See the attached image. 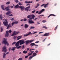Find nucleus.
Segmentation results:
<instances>
[{"label": "nucleus", "instance_id": "58", "mask_svg": "<svg viewBox=\"0 0 60 60\" xmlns=\"http://www.w3.org/2000/svg\"><path fill=\"white\" fill-rule=\"evenodd\" d=\"M24 48H25V47H24V45H23L22 46V49H24Z\"/></svg>", "mask_w": 60, "mask_h": 60}, {"label": "nucleus", "instance_id": "23", "mask_svg": "<svg viewBox=\"0 0 60 60\" xmlns=\"http://www.w3.org/2000/svg\"><path fill=\"white\" fill-rule=\"evenodd\" d=\"M45 36H48L49 35V33H47L44 34Z\"/></svg>", "mask_w": 60, "mask_h": 60}, {"label": "nucleus", "instance_id": "49", "mask_svg": "<svg viewBox=\"0 0 60 60\" xmlns=\"http://www.w3.org/2000/svg\"><path fill=\"white\" fill-rule=\"evenodd\" d=\"M44 5H45V4H43L41 5L40 6H41V7H42V6H44Z\"/></svg>", "mask_w": 60, "mask_h": 60}, {"label": "nucleus", "instance_id": "8", "mask_svg": "<svg viewBox=\"0 0 60 60\" xmlns=\"http://www.w3.org/2000/svg\"><path fill=\"white\" fill-rule=\"evenodd\" d=\"M24 40L23 41V40H20L19 41V42L20 45H21L22 44H23L25 42L24 41Z\"/></svg>", "mask_w": 60, "mask_h": 60}, {"label": "nucleus", "instance_id": "5", "mask_svg": "<svg viewBox=\"0 0 60 60\" xmlns=\"http://www.w3.org/2000/svg\"><path fill=\"white\" fill-rule=\"evenodd\" d=\"M33 41L34 40H30V41H29V40H27L25 42H25H26V45H28V44L29 43H32Z\"/></svg>", "mask_w": 60, "mask_h": 60}, {"label": "nucleus", "instance_id": "30", "mask_svg": "<svg viewBox=\"0 0 60 60\" xmlns=\"http://www.w3.org/2000/svg\"><path fill=\"white\" fill-rule=\"evenodd\" d=\"M31 16L32 17L31 18H32V19H34V18L35 17V16H34V15H32Z\"/></svg>", "mask_w": 60, "mask_h": 60}, {"label": "nucleus", "instance_id": "61", "mask_svg": "<svg viewBox=\"0 0 60 60\" xmlns=\"http://www.w3.org/2000/svg\"><path fill=\"white\" fill-rule=\"evenodd\" d=\"M9 52H7V53H6V54H6V55L7 54H9Z\"/></svg>", "mask_w": 60, "mask_h": 60}, {"label": "nucleus", "instance_id": "41", "mask_svg": "<svg viewBox=\"0 0 60 60\" xmlns=\"http://www.w3.org/2000/svg\"><path fill=\"white\" fill-rule=\"evenodd\" d=\"M33 57L32 56H30L29 57V58L30 59V60H31V58H33Z\"/></svg>", "mask_w": 60, "mask_h": 60}, {"label": "nucleus", "instance_id": "21", "mask_svg": "<svg viewBox=\"0 0 60 60\" xmlns=\"http://www.w3.org/2000/svg\"><path fill=\"white\" fill-rule=\"evenodd\" d=\"M30 4H27V5H26V6H27V5H29V6L27 7H26V8L27 9H29V8H30Z\"/></svg>", "mask_w": 60, "mask_h": 60}, {"label": "nucleus", "instance_id": "48", "mask_svg": "<svg viewBox=\"0 0 60 60\" xmlns=\"http://www.w3.org/2000/svg\"><path fill=\"white\" fill-rule=\"evenodd\" d=\"M41 13H42V12H41V11L39 12L38 13V14H41Z\"/></svg>", "mask_w": 60, "mask_h": 60}, {"label": "nucleus", "instance_id": "36", "mask_svg": "<svg viewBox=\"0 0 60 60\" xmlns=\"http://www.w3.org/2000/svg\"><path fill=\"white\" fill-rule=\"evenodd\" d=\"M43 28H45V29H47L48 28L47 27H46V26H43Z\"/></svg>", "mask_w": 60, "mask_h": 60}, {"label": "nucleus", "instance_id": "50", "mask_svg": "<svg viewBox=\"0 0 60 60\" xmlns=\"http://www.w3.org/2000/svg\"><path fill=\"white\" fill-rule=\"evenodd\" d=\"M28 56H29L28 55L25 56V58H28Z\"/></svg>", "mask_w": 60, "mask_h": 60}, {"label": "nucleus", "instance_id": "6", "mask_svg": "<svg viewBox=\"0 0 60 60\" xmlns=\"http://www.w3.org/2000/svg\"><path fill=\"white\" fill-rule=\"evenodd\" d=\"M28 22L29 24H31L34 23V22L32 21V19H28Z\"/></svg>", "mask_w": 60, "mask_h": 60}, {"label": "nucleus", "instance_id": "39", "mask_svg": "<svg viewBox=\"0 0 60 60\" xmlns=\"http://www.w3.org/2000/svg\"><path fill=\"white\" fill-rule=\"evenodd\" d=\"M21 46H20L19 47H18L17 46H16V48H17L18 49H20L21 48Z\"/></svg>", "mask_w": 60, "mask_h": 60}, {"label": "nucleus", "instance_id": "15", "mask_svg": "<svg viewBox=\"0 0 60 60\" xmlns=\"http://www.w3.org/2000/svg\"><path fill=\"white\" fill-rule=\"evenodd\" d=\"M32 15H29L27 16V18H28L30 19H32Z\"/></svg>", "mask_w": 60, "mask_h": 60}, {"label": "nucleus", "instance_id": "12", "mask_svg": "<svg viewBox=\"0 0 60 60\" xmlns=\"http://www.w3.org/2000/svg\"><path fill=\"white\" fill-rule=\"evenodd\" d=\"M2 14H1L0 15V20H2L3 21L4 20H5V19H2Z\"/></svg>", "mask_w": 60, "mask_h": 60}, {"label": "nucleus", "instance_id": "62", "mask_svg": "<svg viewBox=\"0 0 60 60\" xmlns=\"http://www.w3.org/2000/svg\"><path fill=\"white\" fill-rule=\"evenodd\" d=\"M51 44V43H49L47 45V46H49V45H50Z\"/></svg>", "mask_w": 60, "mask_h": 60}, {"label": "nucleus", "instance_id": "3", "mask_svg": "<svg viewBox=\"0 0 60 60\" xmlns=\"http://www.w3.org/2000/svg\"><path fill=\"white\" fill-rule=\"evenodd\" d=\"M11 7V8H13V6H8L7 7L5 8V9L6 10V11H9L10 10L9 8Z\"/></svg>", "mask_w": 60, "mask_h": 60}, {"label": "nucleus", "instance_id": "2", "mask_svg": "<svg viewBox=\"0 0 60 60\" xmlns=\"http://www.w3.org/2000/svg\"><path fill=\"white\" fill-rule=\"evenodd\" d=\"M9 33H11L12 32V31H11V30H10L9 31H7L6 32V34H5V37H8L9 36Z\"/></svg>", "mask_w": 60, "mask_h": 60}, {"label": "nucleus", "instance_id": "51", "mask_svg": "<svg viewBox=\"0 0 60 60\" xmlns=\"http://www.w3.org/2000/svg\"><path fill=\"white\" fill-rule=\"evenodd\" d=\"M35 50L34 49H30L29 50L30 51H31L32 50Z\"/></svg>", "mask_w": 60, "mask_h": 60}, {"label": "nucleus", "instance_id": "7", "mask_svg": "<svg viewBox=\"0 0 60 60\" xmlns=\"http://www.w3.org/2000/svg\"><path fill=\"white\" fill-rule=\"evenodd\" d=\"M19 32H16V31H14L12 34L11 35V36H14V35H17V34H19Z\"/></svg>", "mask_w": 60, "mask_h": 60}, {"label": "nucleus", "instance_id": "35", "mask_svg": "<svg viewBox=\"0 0 60 60\" xmlns=\"http://www.w3.org/2000/svg\"><path fill=\"white\" fill-rule=\"evenodd\" d=\"M41 16H43V17H44V15H40L39 16L38 18H41Z\"/></svg>", "mask_w": 60, "mask_h": 60}, {"label": "nucleus", "instance_id": "55", "mask_svg": "<svg viewBox=\"0 0 60 60\" xmlns=\"http://www.w3.org/2000/svg\"><path fill=\"white\" fill-rule=\"evenodd\" d=\"M14 18H12L11 19V21H13V20H14Z\"/></svg>", "mask_w": 60, "mask_h": 60}, {"label": "nucleus", "instance_id": "11", "mask_svg": "<svg viewBox=\"0 0 60 60\" xmlns=\"http://www.w3.org/2000/svg\"><path fill=\"white\" fill-rule=\"evenodd\" d=\"M4 41L2 42V43L4 44H6L7 43V41H6V40L5 38L3 39Z\"/></svg>", "mask_w": 60, "mask_h": 60}, {"label": "nucleus", "instance_id": "14", "mask_svg": "<svg viewBox=\"0 0 60 60\" xmlns=\"http://www.w3.org/2000/svg\"><path fill=\"white\" fill-rule=\"evenodd\" d=\"M29 26L27 24H25L24 26V27L25 29L27 28Z\"/></svg>", "mask_w": 60, "mask_h": 60}, {"label": "nucleus", "instance_id": "13", "mask_svg": "<svg viewBox=\"0 0 60 60\" xmlns=\"http://www.w3.org/2000/svg\"><path fill=\"white\" fill-rule=\"evenodd\" d=\"M19 41H18L15 44V46H17V47H18V46H19Z\"/></svg>", "mask_w": 60, "mask_h": 60}, {"label": "nucleus", "instance_id": "9", "mask_svg": "<svg viewBox=\"0 0 60 60\" xmlns=\"http://www.w3.org/2000/svg\"><path fill=\"white\" fill-rule=\"evenodd\" d=\"M19 8L22 11H24V9H25V7L24 6H20L19 7Z\"/></svg>", "mask_w": 60, "mask_h": 60}, {"label": "nucleus", "instance_id": "38", "mask_svg": "<svg viewBox=\"0 0 60 60\" xmlns=\"http://www.w3.org/2000/svg\"><path fill=\"white\" fill-rule=\"evenodd\" d=\"M10 4V2H7L6 3V4Z\"/></svg>", "mask_w": 60, "mask_h": 60}, {"label": "nucleus", "instance_id": "18", "mask_svg": "<svg viewBox=\"0 0 60 60\" xmlns=\"http://www.w3.org/2000/svg\"><path fill=\"white\" fill-rule=\"evenodd\" d=\"M54 16V17H55L56 16V15H54L53 14H51L47 18H49V17H50V16Z\"/></svg>", "mask_w": 60, "mask_h": 60}, {"label": "nucleus", "instance_id": "29", "mask_svg": "<svg viewBox=\"0 0 60 60\" xmlns=\"http://www.w3.org/2000/svg\"><path fill=\"white\" fill-rule=\"evenodd\" d=\"M22 37V36H19L17 37V38H19L17 39V40H19Z\"/></svg>", "mask_w": 60, "mask_h": 60}, {"label": "nucleus", "instance_id": "10", "mask_svg": "<svg viewBox=\"0 0 60 60\" xmlns=\"http://www.w3.org/2000/svg\"><path fill=\"white\" fill-rule=\"evenodd\" d=\"M3 50H2V51H4V52L5 53L6 52V50H7L6 49V47H4L2 48Z\"/></svg>", "mask_w": 60, "mask_h": 60}, {"label": "nucleus", "instance_id": "17", "mask_svg": "<svg viewBox=\"0 0 60 60\" xmlns=\"http://www.w3.org/2000/svg\"><path fill=\"white\" fill-rule=\"evenodd\" d=\"M49 4V3H48L47 4H45L44 5V8H46V7H47L48 6V5Z\"/></svg>", "mask_w": 60, "mask_h": 60}, {"label": "nucleus", "instance_id": "57", "mask_svg": "<svg viewBox=\"0 0 60 60\" xmlns=\"http://www.w3.org/2000/svg\"><path fill=\"white\" fill-rule=\"evenodd\" d=\"M34 11H32V12L33 13H34V12H35V10H34Z\"/></svg>", "mask_w": 60, "mask_h": 60}, {"label": "nucleus", "instance_id": "16", "mask_svg": "<svg viewBox=\"0 0 60 60\" xmlns=\"http://www.w3.org/2000/svg\"><path fill=\"white\" fill-rule=\"evenodd\" d=\"M30 52L31 53L29 54V55H28V56H31V55H32L33 53L34 52V51H30Z\"/></svg>", "mask_w": 60, "mask_h": 60}, {"label": "nucleus", "instance_id": "24", "mask_svg": "<svg viewBox=\"0 0 60 60\" xmlns=\"http://www.w3.org/2000/svg\"><path fill=\"white\" fill-rule=\"evenodd\" d=\"M25 3H26V4H27V3H33V2L29 1L28 2H27V1H25Z\"/></svg>", "mask_w": 60, "mask_h": 60}, {"label": "nucleus", "instance_id": "25", "mask_svg": "<svg viewBox=\"0 0 60 60\" xmlns=\"http://www.w3.org/2000/svg\"><path fill=\"white\" fill-rule=\"evenodd\" d=\"M37 55L36 54V53H33L32 56L33 57H34V56H35Z\"/></svg>", "mask_w": 60, "mask_h": 60}, {"label": "nucleus", "instance_id": "56", "mask_svg": "<svg viewBox=\"0 0 60 60\" xmlns=\"http://www.w3.org/2000/svg\"><path fill=\"white\" fill-rule=\"evenodd\" d=\"M15 22V24H18V21H17V22Z\"/></svg>", "mask_w": 60, "mask_h": 60}, {"label": "nucleus", "instance_id": "42", "mask_svg": "<svg viewBox=\"0 0 60 60\" xmlns=\"http://www.w3.org/2000/svg\"><path fill=\"white\" fill-rule=\"evenodd\" d=\"M45 10L44 9H43L41 10V12H42V11H45Z\"/></svg>", "mask_w": 60, "mask_h": 60}, {"label": "nucleus", "instance_id": "64", "mask_svg": "<svg viewBox=\"0 0 60 60\" xmlns=\"http://www.w3.org/2000/svg\"><path fill=\"white\" fill-rule=\"evenodd\" d=\"M39 42V41H36L35 42V43H38V42Z\"/></svg>", "mask_w": 60, "mask_h": 60}, {"label": "nucleus", "instance_id": "52", "mask_svg": "<svg viewBox=\"0 0 60 60\" xmlns=\"http://www.w3.org/2000/svg\"><path fill=\"white\" fill-rule=\"evenodd\" d=\"M1 32H3V28H2L1 27Z\"/></svg>", "mask_w": 60, "mask_h": 60}, {"label": "nucleus", "instance_id": "26", "mask_svg": "<svg viewBox=\"0 0 60 60\" xmlns=\"http://www.w3.org/2000/svg\"><path fill=\"white\" fill-rule=\"evenodd\" d=\"M30 46H31V47H32L33 46H35V44L34 43H31L30 44Z\"/></svg>", "mask_w": 60, "mask_h": 60}, {"label": "nucleus", "instance_id": "40", "mask_svg": "<svg viewBox=\"0 0 60 60\" xmlns=\"http://www.w3.org/2000/svg\"><path fill=\"white\" fill-rule=\"evenodd\" d=\"M16 38H17V36H15L13 37L14 40H15Z\"/></svg>", "mask_w": 60, "mask_h": 60}, {"label": "nucleus", "instance_id": "28", "mask_svg": "<svg viewBox=\"0 0 60 60\" xmlns=\"http://www.w3.org/2000/svg\"><path fill=\"white\" fill-rule=\"evenodd\" d=\"M6 54H5V53H4L3 55V58H5L6 57Z\"/></svg>", "mask_w": 60, "mask_h": 60}, {"label": "nucleus", "instance_id": "47", "mask_svg": "<svg viewBox=\"0 0 60 60\" xmlns=\"http://www.w3.org/2000/svg\"><path fill=\"white\" fill-rule=\"evenodd\" d=\"M14 24H15V22H12V26H13Z\"/></svg>", "mask_w": 60, "mask_h": 60}, {"label": "nucleus", "instance_id": "45", "mask_svg": "<svg viewBox=\"0 0 60 60\" xmlns=\"http://www.w3.org/2000/svg\"><path fill=\"white\" fill-rule=\"evenodd\" d=\"M19 4V5L20 6H21V5H22V4L20 3L19 2L18 3Z\"/></svg>", "mask_w": 60, "mask_h": 60}, {"label": "nucleus", "instance_id": "43", "mask_svg": "<svg viewBox=\"0 0 60 60\" xmlns=\"http://www.w3.org/2000/svg\"><path fill=\"white\" fill-rule=\"evenodd\" d=\"M34 28H35V27H34V26L30 27V29H34Z\"/></svg>", "mask_w": 60, "mask_h": 60}, {"label": "nucleus", "instance_id": "31", "mask_svg": "<svg viewBox=\"0 0 60 60\" xmlns=\"http://www.w3.org/2000/svg\"><path fill=\"white\" fill-rule=\"evenodd\" d=\"M23 53H24V54H26L27 53V51L24 50L23 51Z\"/></svg>", "mask_w": 60, "mask_h": 60}, {"label": "nucleus", "instance_id": "19", "mask_svg": "<svg viewBox=\"0 0 60 60\" xmlns=\"http://www.w3.org/2000/svg\"><path fill=\"white\" fill-rule=\"evenodd\" d=\"M4 5H2L1 6V7L2 9L4 11V10H5V9H4Z\"/></svg>", "mask_w": 60, "mask_h": 60}, {"label": "nucleus", "instance_id": "32", "mask_svg": "<svg viewBox=\"0 0 60 60\" xmlns=\"http://www.w3.org/2000/svg\"><path fill=\"white\" fill-rule=\"evenodd\" d=\"M16 47H15L14 48V47H13L12 49H11V50H15V48H16Z\"/></svg>", "mask_w": 60, "mask_h": 60}, {"label": "nucleus", "instance_id": "53", "mask_svg": "<svg viewBox=\"0 0 60 60\" xmlns=\"http://www.w3.org/2000/svg\"><path fill=\"white\" fill-rule=\"evenodd\" d=\"M16 42H14L12 44V45H14V44H15L16 43Z\"/></svg>", "mask_w": 60, "mask_h": 60}, {"label": "nucleus", "instance_id": "37", "mask_svg": "<svg viewBox=\"0 0 60 60\" xmlns=\"http://www.w3.org/2000/svg\"><path fill=\"white\" fill-rule=\"evenodd\" d=\"M58 26V25H57L55 27V29H54L55 31H56L57 28V27Z\"/></svg>", "mask_w": 60, "mask_h": 60}, {"label": "nucleus", "instance_id": "20", "mask_svg": "<svg viewBox=\"0 0 60 60\" xmlns=\"http://www.w3.org/2000/svg\"><path fill=\"white\" fill-rule=\"evenodd\" d=\"M19 5L18 4H17L15 6V8H16V9H17L19 8V7H20V6H19Z\"/></svg>", "mask_w": 60, "mask_h": 60}, {"label": "nucleus", "instance_id": "60", "mask_svg": "<svg viewBox=\"0 0 60 60\" xmlns=\"http://www.w3.org/2000/svg\"><path fill=\"white\" fill-rule=\"evenodd\" d=\"M27 51H28V50H29V49H30V48H27Z\"/></svg>", "mask_w": 60, "mask_h": 60}, {"label": "nucleus", "instance_id": "33", "mask_svg": "<svg viewBox=\"0 0 60 60\" xmlns=\"http://www.w3.org/2000/svg\"><path fill=\"white\" fill-rule=\"evenodd\" d=\"M25 11H29V10H28V9H27V8H25Z\"/></svg>", "mask_w": 60, "mask_h": 60}, {"label": "nucleus", "instance_id": "22", "mask_svg": "<svg viewBox=\"0 0 60 60\" xmlns=\"http://www.w3.org/2000/svg\"><path fill=\"white\" fill-rule=\"evenodd\" d=\"M31 33L30 32L28 34L24 35V37H25V36H28V35H30V34H31Z\"/></svg>", "mask_w": 60, "mask_h": 60}, {"label": "nucleus", "instance_id": "59", "mask_svg": "<svg viewBox=\"0 0 60 60\" xmlns=\"http://www.w3.org/2000/svg\"><path fill=\"white\" fill-rule=\"evenodd\" d=\"M46 39V38H45V39H44L42 41L43 42H44V41H45Z\"/></svg>", "mask_w": 60, "mask_h": 60}, {"label": "nucleus", "instance_id": "1", "mask_svg": "<svg viewBox=\"0 0 60 60\" xmlns=\"http://www.w3.org/2000/svg\"><path fill=\"white\" fill-rule=\"evenodd\" d=\"M11 13H12L11 11H8L6 13V15L7 16H9L11 17V16H13V15L11 14L10 15V14H11Z\"/></svg>", "mask_w": 60, "mask_h": 60}, {"label": "nucleus", "instance_id": "46", "mask_svg": "<svg viewBox=\"0 0 60 60\" xmlns=\"http://www.w3.org/2000/svg\"><path fill=\"white\" fill-rule=\"evenodd\" d=\"M27 19L26 18H24L23 19V21H26L27 20Z\"/></svg>", "mask_w": 60, "mask_h": 60}, {"label": "nucleus", "instance_id": "34", "mask_svg": "<svg viewBox=\"0 0 60 60\" xmlns=\"http://www.w3.org/2000/svg\"><path fill=\"white\" fill-rule=\"evenodd\" d=\"M42 22L43 23H45L47 22V21L44 20L42 21Z\"/></svg>", "mask_w": 60, "mask_h": 60}, {"label": "nucleus", "instance_id": "44", "mask_svg": "<svg viewBox=\"0 0 60 60\" xmlns=\"http://www.w3.org/2000/svg\"><path fill=\"white\" fill-rule=\"evenodd\" d=\"M15 2L16 3H18L19 2V1L18 0H15Z\"/></svg>", "mask_w": 60, "mask_h": 60}, {"label": "nucleus", "instance_id": "63", "mask_svg": "<svg viewBox=\"0 0 60 60\" xmlns=\"http://www.w3.org/2000/svg\"><path fill=\"white\" fill-rule=\"evenodd\" d=\"M35 52L36 53H38V51H37V50L36 51H35Z\"/></svg>", "mask_w": 60, "mask_h": 60}, {"label": "nucleus", "instance_id": "54", "mask_svg": "<svg viewBox=\"0 0 60 60\" xmlns=\"http://www.w3.org/2000/svg\"><path fill=\"white\" fill-rule=\"evenodd\" d=\"M18 60H22V58H20L18 59Z\"/></svg>", "mask_w": 60, "mask_h": 60}, {"label": "nucleus", "instance_id": "27", "mask_svg": "<svg viewBox=\"0 0 60 60\" xmlns=\"http://www.w3.org/2000/svg\"><path fill=\"white\" fill-rule=\"evenodd\" d=\"M10 27H11V24L9 23L8 26V27L7 28V29H8Z\"/></svg>", "mask_w": 60, "mask_h": 60}, {"label": "nucleus", "instance_id": "4", "mask_svg": "<svg viewBox=\"0 0 60 60\" xmlns=\"http://www.w3.org/2000/svg\"><path fill=\"white\" fill-rule=\"evenodd\" d=\"M4 21V22H3V24H4L5 26H7L8 24L7 23H8V22L7 21V20L6 19Z\"/></svg>", "mask_w": 60, "mask_h": 60}]
</instances>
